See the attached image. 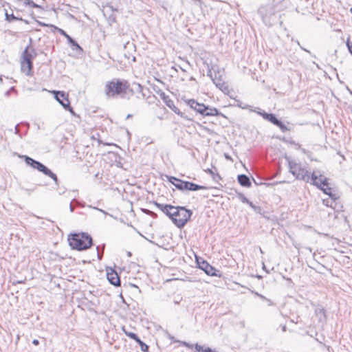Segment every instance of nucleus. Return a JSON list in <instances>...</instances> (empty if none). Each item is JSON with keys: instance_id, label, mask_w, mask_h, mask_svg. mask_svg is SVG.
<instances>
[{"instance_id": "f257e3e1", "label": "nucleus", "mask_w": 352, "mask_h": 352, "mask_svg": "<svg viewBox=\"0 0 352 352\" xmlns=\"http://www.w3.org/2000/svg\"><path fill=\"white\" fill-rule=\"evenodd\" d=\"M104 94L108 98H116L118 97L125 98L128 91L132 94L133 91L130 88L129 82L124 79L113 78L106 82L104 87Z\"/></svg>"}, {"instance_id": "f03ea898", "label": "nucleus", "mask_w": 352, "mask_h": 352, "mask_svg": "<svg viewBox=\"0 0 352 352\" xmlns=\"http://www.w3.org/2000/svg\"><path fill=\"white\" fill-rule=\"evenodd\" d=\"M68 241L72 249L79 251L87 250L92 245L91 237L85 233L72 234L68 237Z\"/></svg>"}, {"instance_id": "7ed1b4c3", "label": "nucleus", "mask_w": 352, "mask_h": 352, "mask_svg": "<svg viewBox=\"0 0 352 352\" xmlns=\"http://www.w3.org/2000/svg\"><path fill=\"white\" fill-rule=\"evenodd\" d=\"M279 11L277 6L267 4L259 8L258 12L261 15L263 23L268 26H272L277 21L276 13Z\"/></svg>"}, {"instance_id": "20e7f679", "label": "nucleus", "mask_w": 352, "mask_h": 352, "mask_svg": "<svg viewBox=\"0 0 352 352\" xmlns=\"http://www.w3.org/2000/svg\"><path fill=\"white\" fill-rule=\"evenodd\" d=\"M289 172L297 179L302 180L306 182H310V175L309 172L303 168L300 164L297 163L294 160H287Z\"/></svg>"}, {"instance_id": "39448f33", "label": "nucleus", "mask_w": 352, "mask_h": 352, "mask_svg": "<svg viewBox=\"0 0 352 352\" xmlns=\"http://www.w3.org/2000/svg\"><path fill=\"white\" fill-rule=\"evenodd\" d=\"M25 163L32 166L33 168L38 170L40 172H42L44 175L52 178L56 183L58 184V177L56 174L52 172L47 166L41 163L38 161H36L30 157L24 155L23 156Z\"/></svg>"}, {"instance_id": "423d86ee", "label": "nucleus", "mask_w": 352, "mask_h": 352, "mask_svg": "<svg viewBox=\"0 0 352 352\" xmlns=\"http://www.w3.org/2000/svg\"><path fill=\"white\" fill-rule=\"evenodd\" d=\"M192 212L183 206H178L177 214L173 217V223L179 228H183L190 219Z\"/></svg>"}, {"instance_id": "0eeeda50", "label": "nucleus", "mask_w": 352, "mask_h": 352, "mask_svg": "<svg viewBox=\"0 0 352 352\" xmlns=\"http://www.w3.org/2000/svg\"><path fill=\"white\" fill-rule=\"evenodd\" d=\"M55 99L59 102L63 107L68 110L72 114L74 115L75 113L73 109L70 107V102L67 98V95L64 91H53Z\"/></svg>"}, {"instance_id": "6e6552de", "label": "nucleus", "mask_w": 352, "mask_h": 352, "mask_svg": "<svg viewBox=\"0 0 352 352\" xmlns=\"http://www.w3.org/2000/svg\"><path fill=\"white\" fill-rule=\"evenodd\" d=\"M312 184L317 186L318 188H321L322 186H327V179L324 175L319 174L314 171L310 175V182Z\"/></svg>"}, {"instance_id": "1a4fd4ad", "label": "nucleus", "mask_w": 352, "mask_h": 352, "mask_svg": "<svg viewBox=\"0 0 352 352\" xmlns=\"http://www.w3.org/2000/svg\"><path fill=\"white\" fill-rule=\"evenodd\" d=\"M36 56L35 50L30 45H28L25 47L21 55V60L32 62Z\"/></svg>"}, {"instance_id": "9d476101", "label": "nucleus", "mask_w": 352, "mask_h": 352, "mask_svg": "<svg viewBox=\"0 0 352 352\" xmlns=\"http://www.w3.org/2000/svg\"><path fill=\"white\" fill-rule=\"evenodd\" d=\"M217 87L223 92L228 91V87L225 84L223 80L220 77L217 76V74H214V76H212V73L210 72L208 74Z\"/></svg>"}, {"instance_id": "9b49d317", "label": "nucleus", "mask_w": 352, "mask_h": 352, "mask_svg": "<svg viewBox=\"0 0 352 352\" xmlns=\"http://www.w3.org/2000/svg\"><path fill=\"white\" fill-rule=\"evenodd\" d=\"M162 99L165 104L176 114L184 118H186L184 116V113L179 111V109L174 104V102L167 96H165L164 94H162Z\"/></svg>"}, {"instance_id": "f8f14e48", "label": "nucleus", "mask_w": 352, "mask_h": 352, "mask_svg": "<svg viewBox=\"0 0 352 352\" xmlns=\"http://www.w3.org/2000/svg\"><path fill=\"white\" fill-rule=\"evenodd\" d=\"M186 103L190 106L191 109H194L197 113L204 115L205 112L204 111L206 110L205 104L202 103H199L198 102L193 99L187 100Z\"/></svg>"}, {"instance_id": "ddd939ff", "label": "nucleus", "mask_w": 352, "mask_h": 352, "mask_svg": "<svg viewBox=\"0 0 352 352\" xmlns=\"http://www.w3.org/2000/svg\"><path fill=\"white\" fill-rule=\"evenodd\" d=\"M107 278L109 283L115 286L120 285V280L116 271L111 269V271H107Z\"/></svg>"}, {"instance_id": "4468645a", "label": "nucleus", "mask_w": 352, "mask_h": 352, "mask_svg": "<svg viewBox=\"0 0 352 352\" xmlns=\"http://www.w3.org/2000/svg\"><path fill=\"white\" fill-rule=\"evenodd\" d=\"M32 62L25 61L21 60V70L26 76H32Z\"/></svg>"}, {"instance_id": "2eb2a0df", "label": "nucleus", "mask_w": 352, "mask_h": 352, "mask_svg": "<svg viewBox=\"0 0 352 352\" xmlns=\"http://www.w3.org/2000/svg\"><path fill=\"white\" fill-rule=\"evenodd\" d=\"M199 267L201 270H204L206 274L210 276L216 275L215 271L216 270L211 266L208 263L205 261H203L201 263H198Z\"/></svg>"}, {"instance_id": "dca6fc26", "label": "nucleus", "mask_w": 352, "mask_h": 352, "mask_svg": "<svg viewBox=\"0 0 352 352\" xmlns=\"http://www.w3.org/2000/svg\"><path fill=\"white\" fill-rule=\"evenodd\" d=\"M207 188H208L204 186H200L190 182L185 181V183L184 184V190L196 191Z\"/></svg>"}, {"instance_id": "f3484780", "label": "nucleus", "mask_w": 352, "mask_h": 352, "mask_svg": "<svg viewBox=\"0 0 352 352\" xmlns=\"http://www.w3.org/2000/svg\"><path fill=\"white\" fill-rule=\"evenodd\" d=\"M56 28L57 29V30L58 31V32L60 34L63 35L67 39L68 43L74 48L75 47V49L81 50L80 46L69 35H68L63 30L58 28Z\"/></svg>"}, {"instance_id": "a211bd4d", "label": "nucleus", "mask_w": 352, "mask_h": 352, "mask_svg": "<svg viewBox=\"0 0 352 352\" xmlns=\"http://www.w3.org/2000/svg\"><path fill=\"white\" fill-rule=\"evenodd\" d=\"M169 182L175 186L178 190H184V184L185 181L177 179L175 177H170Z\"/></svg>"}, {"instance_id": "6ab92c4d", "label": "nucleus", "mask_w": 352, "mask_h": 352, "mask_svg": "<svg viewBox=\"0 0 352 352\" xmlns=\"http://www.w3.org/2000/svg\"><path fill=\"white\" fill-rule=\"evenodd\" d=\"M238 182L243 187H250L251 186L250 178L243 174L238 176Z\"/></svg>"}, {"instance_id": "aec40b11", "label": "nucleus", "mask_w": 352, "mask_h": 352, "mask_svg": "<svg viewBox=\"0 0 352 352\" xmlns=\"http://www.w3.org/2000/svg\"><path fill=\"white\" fill-rule=\"evenodd\" d=\"M154 204L168 217L171 210L172 205L162 204L157 202H154Z\"/></svg>"}, {"instance_id": "412c9836", "label": "nucleus", "mask_w": 352, "mask_h": 352, "mask_svg": "<svg viewBox=\"0 0 352 352\" xmlns=\"http://www.w3.org/2000/svg\"><path fill=\"white\" fill-rule=\"evenodd\" d=\"M258 114H260L265 120L271 122L274 125L278 120L273 113H267L265 111H263L258 112Z\"/></svg>"}, {"instance_id": "4be33fe9", "label": "nucleus", "mask_w": 352, "mask_h": 352, "mask_svg": "<svg viewBox=\"0 0 352 352\" xmlns=\"http://www.w3.org/2000/svg\"><path fill=\"white\" fill-rule=\"evenodd\" d=\"M320 190H322L326 195H329V197L331 198L332 200H336L338 197L336 194H333L331 192V188L329 187V186H322Z\"/></svg>"}, {"instance_id": "5701e85b", "label": "nucleus", "mask_w": 352, "mask_h": 352, "mask_svg": "<svg viewBox=\"0 0 352 352\" xmlns=\"http://www.w3.org/2000/svg\"><path fill=\"white\" fill-rule=\"evenodd\" d=\"M204 113L203 116H217L219 113V111L215 108H210L208 106H206V110L204 111Z\"/></svg>"}, {"instance_id": "b1692460", "label": "nucleus", "mask_w": 352, "mask_h": 352, "mask_svg": "<svg viewBox=\"0 0 352 352\" xmlns=\"http://www.w3.org/2000/svg\"><path fill=\"white\" fill-rule=\"evenodd\" d=\"M122 330L124 332V333L130 338L134 340L135 342H140V339L135 333L126 331L124 327L122 328Z\"/></svg>"}, {"instance_id": "393cba45", "label": "nucleus", "mask_w": 352, "mask_h": 352, "mask_svg": "<svg viewBox=\"0 0 352 352\" xmlns=\"http://www.w3.org/2000/svg\"><path fill=\"white\" fill-rule=\"evenodd\" d=\"M275 125L279 127L282 132H286L289 131V129L279 120L277 121Z\"/></svg>"}, {"instance_id": "a878e982", "label": "nucleus", "mask_w": 352, "mask_h": 352, "mask_svg": "<svg viewBox=\"0 0 352 352\" xmlns=\"http://www.w3.org/2000/svg\"><path fill=\"white\" fill-rule=\"evenodd\" d=\"M177 210H178V206L175 207V206H172L169 218L171 219V220L173 221V217H175V215L177 214Z\"/></svg>"}, {"instance_id": "bb28decb", "label": "nucleus", "mask_w": 352, "mask_h": 352, "mask_svg": "<svg viewBox=\"0 0 352 352\" xmlns=\"http://www.w3.org/2000/svg\"><path fill=\"white\" fill-rule=\"evenodd\" d=\"M141 348V350L144 352H146L148 350V346L144 342H143L141 340L140 342H137Z\"/></svg>"}, {"instance_id": "cd10ccee", "label": "nucleus", "mask_w": 352, "mask_h": 352, "mask_svg": "<svg viewBox=\"0 0 352 352\" xmlns=\"http://www.w3.org/2000/svg\"><path fill=\"white\" fill-rule=\"evenodd\" d=\"M23 1H24V3L25 5L29 6L30 7H32V8H38V6L37 4H36L32 0H23Z\"/></svg>"}, {"instance_id": "c85d7f7f", "label": "nucleus", "mask_w": 352, "mask_h": 352, "mask_svg": "<svg viewBox=\"0 0 352 352\" xmlns=\"http://www.w3.org/2000/svg\"><path fill=\"white\" fill-rule=\"evenodd\" d=\"M6 19L8 21H12L14 20L18 19L13 14H9L7 12L6 13Z\"/></svg>"}, {"instance_id": "c756f323", "label": "nucleus", "mask_w": 352, "mask_h": 352, "mask_svg": "<svg viewBox=\"0 0 352 352\" xmlns=\"http://www.w3.org/2000/svg\"><path fill=\"white\" fill-rule=\"evenodd\" d=\"M142 211L145 214H148V215H150V216H151L153 217H157V214L154 212L151 211V210H149L148 209H142Z\"/></svg>"}, {"instance_id": "7c9ffc66", "label": "nucleus", "mask_w": 352, "mask_h": 352, "mask_svg": "<svg viewBox=\"0 0 352 352\" xmlns=\"http://www.w3.org/2000/svg\"><path fill=\"white\" fill-rule=\"evenodd\" d=\"M316 314L320 315V316H322L323 318H325L324 310L323 309H316Z\"/></svg>"}, {"instance_id": "2f4dec72", "label": "nucleus", "mask_w": 352, "mask_h": 352, "mask_svg": "<svg viewBox=\"0 0 352 352\" xmlns=\"http://www.w3.org/2000/svg\"><path fill=\"white\" fill-rule=\"evenodd\" d=\"M181 345H183V346H185L189 349H192L193 347V345L191 344H189L186 342H184V341H180V343H179Z\"/></svg>"}, {"instance_id": "473e14b6", "label": "nucleus", "mask_w": 352, "mask_h": 352, "mask_svg": "<svg viewBox=\"0 0 352 352\" xmlns=\"http://www.w3.org/2000/svg\"><path fill=\"white\" fill-rule=\"evenodd\" d=\"M346 45H347V47L349 49V51L350 52V53L352 54V43H351L349 41V40H348L346 41Z\"/></svg>"}, {"instance_id": "72a5a7b5", "label": "nucleus", "mask_w": 352, "mask_h": 352, "mask_svg": "<svg viewBox=\"0 0 352 352\" xmlns=\"http://www.w3.org/2000/svg\"><path fill=\"white\" fill-rule=\"evenodd\" d=\"M291 144H293L296 149H300L301 146L300 144L295 142L294 141L291 142Z\"/></svg>"}, {"instance_id": "f704fd0d", "label": "nucleus", "mask_w": 352, "mask_h": 352, "mask_svg": "<svg viewBox=\"0 0 352 352\" xmlns=\"http://www.w3.org/2000/svg\"><path fill=\"white\" fill-rule=\"evenodd\" d=\"M94 208L96 209V210H98V211H100L101 212H102L105 215H109V216L112 217L111 214H109L108 212H107L106 211H104V210H103L102 209H100V208H96V207H94Z\"/></svg>"}, {"instance_id": "c9c22d12", "label": "nucleus", "mask_w": 352, "mask_h": 352, "mask_svg": "<svg viewBox=\"0 0 352 352\" xmlns=\"http://www.w3.org/2000/svg\"><path fill=\"white\" fill-rule=\"evenodd\" d=\"M329 199H323V204L326 206H330V207H332V205L330 204L329 203Z\"/></svg>"}, {"instance_id": "e433bc0d", "label": "nucleus", "mask_w": 352, "mask_h": 352, "mask_svg": "<svg viewBox=\"0 0 352 352\" xmlns=\"http://www.w3.org/2000/svg\"><path fill=\"white\" fill-rule=\"evenodd\" d=\"M252 208H253L254 210H256V209L258 208L255 205L253 204L252 202H251L250 201L248 202V204Z\"/></svg>"}, {"instance_id": "4c0bfd02", "label": "nucleus", "mask_w": 352, "mask_h": 352, "mask_svg": "<svg viewBox=\"0 0 352 352\" xmlns=\"http://www.w3.org/2000/svg\"><path fill=\"white\" fill-rule=\"evenodd\" d=\"M169 338L173 342H179V343H180V340H177L173 336H169Z\"/></svg>"}, {"instance_id": "58836bf2", "label": "nucleus", "mask_w": 352, "mask_h": 352, "mask_svg": "<svg viewBox=\"0 0 352 352\" xmlns=\"http://www.w3.org/2000/svg\"><path fill=\"white\" fill-rule=\"evenodd\" d=\"M137 87H138V89H137V91H138V92H142V85H141L140 84H137Z\"/></svg>"}, {"instance_id": "ea45409f", "label": "nucleus", "mask_w": 352, "mask_h": 352, "mask_svg": "<svg viewBox=\"0 0 352 352\" xmlns=\"http://www.w3.org/2000/svg\"><path fill=\"white\" fill-rule=\"evenodd\" d=\"M297 43H298V45L300 47V48H301L302 50H303L304 51H305V52H307V53L310 54V52H309V50H307L305 49L304 47H302V46H300V43H299L298 41H297Z\"/></svg>"}, {"instance_id": "a19ab883", "label": "nucleus", "mask_w": 352, "mask_h": 352, "mask_svg": "<svg viewBox=\"0 0 352 352\" xmlns=\"http://www.w3.org/2000/svg\"><path fill=\"white\" fill-rule=\"evenodd\" d=\"M32 344L34 345H38L39 344V341L36 339L33 340Z\"/></svg>"}, {"instance_id": "79ce46f5", "label": "nucleus", "mask_w": 352, "mask_h": 352, "mask_svg": "<svg viewBox=\"0 0 352 352\" xmlns=\"http://www.w3.org/2000/svg\"><path fill=\"white\" fill-rule=\"evenodd\" d=\"M243 202L248 204L250 201L246 197H243L242 199Z\"/></svg>"}, {"instance_id": "37998d69", "label": "nucleus", "mask_w": 352, "mask_h": 352, "mask_svg": "<svg viewBox=\"0 0 352 352\" xmlns=\"http://www.w3.org/2000/svg\"><path fill=\"white\" fill-rule=\"evenodd\" d=\"M69 209H70V211L72 212L74 210V206H72V203L70 204L69 205Z\"/></svg>"}, {"instance_id": "c03bdc74", "label": "nucleus", "mask_w": 352, "mask_h": 352, "mask_svg": "<svg viewBox=\"0 0 352 352\" xmlns=\"http://www.w3.org/2000/svg\"><path fill=\"white\" fill-rule=\"evenodd\" d=\"M18 126H19V125H16V126H15V133H17V134H18V133H19V129H18Z\"/></svg>"}, {"instance_id": "a18cd8bd", "label": "nucleus", "mask_w": 352, "mask_h": 352, "mask_svg": "<svg viewBox=\"0 0 352 352\" xmlns=\"http://www.w3.org/2000/svg\"><path fill=\"white\" fill-rule=\"evenodd\" d=\"M282 331H286V326L285 325L282 326Z\"/></svg>"}, {"instance_id": "49530a36", "label": "nucleus", "mask_w": 352, "mask_h": 352, "mask_svg": "<svg viewBox=\"0 0 352 352\" xmlns=\"http://www.w3.org/2000/svg\"><path fill=\"white\" fill-rule=\"evenodd\" d=\"M300 149L302 151V153H305V148H300Z\"/></svg>"}, {"instance_id": "de8ad7c7", "label": "nucleus", "mask_w": 352, "mask_h": 352, "mask_svg": "<svg viewBox=\"0 0 352 352\" xmlns=\"http://www.w3.org/2000/svg\"><path fill=\"white\" fill-rule=\"evenodd\" d=\"M131 114H129V115H127L126 118H131Z\"/></svg>"}, {"instance_id": "09e8293b", "label": "nucleus", "mask_w": 352, "mask_h": 352, "mask_svg": "<svg viewBox=\"0 0 352 352\" xmlns=\"http://www.w3.org/2000/svg\"><path fill=\"white\" fill-rule=\"evenodd\" d=\"M259 250H260L261 253H262V254L263 253V250H262V249L261 248H259Z\"/></svg>"}, {"instance_id": "8fccbe9b", "label": "nucleus", "mask_w": 352, "mask_h": 352, "mask_svg": "<svg viewBox=\"0 0 352 352\" xmlns=\"http://www.w3.org/2000/svg\"><path fill=\"white\" fill-rule=\"evenodd\" d=\"M63 190H60V191L59 192V194L61 195L63 193Z\"/></svg>"}, {"instance_id": "3c124183", "label": "nucleus", "mask_w": 352, "mask_h": 352, "mask_svg": "<svg viewBox=\"0 0 352 352\" xmlns=\"http://www.w3.org/2000/svg\"><path fill=\"white\" fill-rule=\"evenodd\" d=\"M63 190H60V191L59 192V194L61 195L63 193Z\"/></svg>"}, {"instance_id": "603ef678", "label": "nucleus", "mask_w": 352, "mask_h": 352, "mask_svg": "<svg viewBox=\"0 0 352 352\" xmlns=\"http://www.w3.org/2000/svg\"><path fill=\"white\" fill-rule=\"evenodd\" d=\"M226 157L227 159H229V158H230L227 155H226Z\"/></svg>"}, {"instance_id": "864d4df0", "label": "nucleus", "mask_w": 352, "mask_h": 352, "mask_svg": "<svg viewBox=\"0 0 352 352\" xmlns=\"http://www.w3.org/2000/svg\"><path fill=\"white\" fill-rule=\"evenodd\" d=\"M263 269H265V265H264V264H263Z\"/></svg>"}, {"instance_id": "5fc2aeb1", "label": "nucleus", "mask_w": 352, "mask_h": 352, "mask_svg": "<svg viewBox=\"0 0 352 352\" xmlns=\"http://www.w3.org/2000/svg\"><path fill=\"white\" fill-rule=\"evenodd\" d=\"M1 81H2V79L0 78V82H1Z\"/></svg>"}, {"instance_id": "6e6d98bb", "label": "nucleus", "mask_w": 352, "mask_h": 352, "mask_svg": "<svg viewBox=\"0 0 352 352\" xmlns=\"http://www.w3.org/2000/svg\"><path fill=\"white\" fill-rule=\"evenodd\" d=\"M351 12H352V8L351 9Z\"/></svg>"}]
</instances>
